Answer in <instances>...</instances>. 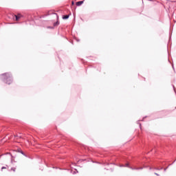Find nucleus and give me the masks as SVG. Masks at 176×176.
Segmentation results:
<instances>
[{
  "mask_svg": "<svg viewBox=\"0 0 176 176\" xmlns=\"http://www.w3.org/2000/svg\"><path fill=\"white\" fill-rule=\"evenodd\" d=\"M1 79L6 80L7 85H12L13 79L12 78V75L9 73H6L1 75Z\"/></svg>",
  "mask_w": 176,
  "mask_h": 176,
  "instance_id": "1",
  "label": "nucleus"
},
{
  "mask_svg": "<svg viewBox=\"0 0 176 176\" xmlns=\"http://www.w3.org/2000/svg\"><path fill=\"white\" fill-rule=\"evenodd\" d=\"M21 14H18L17 15H15L16 17V21H19V20H20V19H21Z\"/></svg>",
  "mask_w": 176,
  "mask_h": 176,
  "instance_id": "2",
  "label": "nucleus"
},
{
  "mask_svg": "<svg viewBox=\"0 0 176 176\" xmlns=\"http://www.w3.org/2000/svg\"><path fill=\"white\" fill-rule=\"evenodd\" d=\"M76 6H80L81 5H83V1L76 2Z\"/></svg>",
  "mask_w": 176,
  "mask_h": 176,
  "instance_id": "3",
  "label": "nucleus"
},
{
  "mask_svg": "<svg viewBox=\"0 0 176 176\" xmlns=\"http://www.w3.org/2000/svg\"><path fill=\"white\" fill-rule=\"evenodd\" d=\"M63 20H67V19H69V15H64L63 16Z\"/></svg>",
  "mask_w": 176,
  "mask_h": 176,
  "instance_id": "4",
  "label": "nucleus"
},
{
  "mask_svg": "<svg viewBox=\"0 0 176 176\" xmlns=\"http://www.w3.org/2000/svg\"><path fill=\"white\" fill-rule=\"evenodd\" d=\"M60 23L58 22H56V23L54 24V25H58Z\"/></svg>",
  "mask_w": 176,
  "mask_h": 176,
  "instance_id": "5",
  "label": "nucleus"
},
{
  "mask_svg": "<svg viewBox=\"0 0 176 176\" xmlns=\"http://www.w3.org/2000/svg\"><path fill=\"white\" fill-rule=\"evenodd\" d=\"M1 170H6V167L3 166V167L1 168Z\"/></svg>",
  "mask_w": 176,
  "mask_h": 176,
  "instance_id": "6",
  "label": "nucleus"
},
{
  "mask_svg": "<svg viewBox=\"0 0 176 176\" xmlns=\"http://www.w3.org/2000/svg\"><path fill=\"white\" fill-rule=\"evenodd\" d=\"M11 170H12V171H16V168H12Z\"/></svg>",
  "mask_w": 176,
  "mask_h": 176,
  "instance_id": "7",
  "label": "nucleus"
},
{
  "mask_svg": "<svg viewBox=\"0 0 176 176\" xmlns=\"http://www.w3.org/2000/svg\"><path fill=\"white\" fill-rule=\"evenodd\" d=\"M74 1H72V5L74 6Z\"/></svg>",
  "mask_w": 176,
  "mask_h": 176,
  "instance_id": "8",
  "label": "nucleus"
},
{
  "mask_svg": "<svg viewBox=\"0 0 176 176\" xmlns=\"http://www.w3.org/2000/svg\"><path fill=\"white\" fill-rule=\"evenodd\" d=\"M126 167H129V164H126Z\"/></svg>",
  "mask_w": 176,
  "mask_h": 176,
  "instance_id": "9",
  "label": "nucleus"
},
{
  "mask_svg": "<svg viewBox=\"0 0 176 176\" xmlns=\"http://www.w3.org/2000/svg\"><path fill=\"white\" fill-rule=\"evenodd\" d=\"M155 175H157V176H159V174H157V173H155Z\"/></svg>",
  "mask_w": 176,
  "mask_h": 176,
  "instance_id": "10",
  "label": "nucleus"
}]
</instances>
